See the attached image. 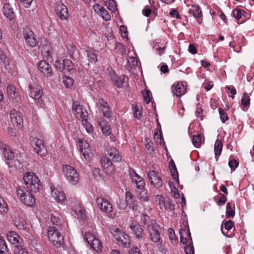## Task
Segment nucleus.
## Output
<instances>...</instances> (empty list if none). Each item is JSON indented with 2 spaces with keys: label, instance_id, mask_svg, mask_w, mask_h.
Segmentation results:
<instances>
[{
  "label": "nucleus",
  "instance_id": "nucleus-34",
  "mask_svg": "<svg viewBox=\"0 0 254 254\" xmlns=\"http://www.w3.org/2000/svg\"><path fill=\"white\" fill-rule=\"evenodd\" d=\"M0 254H11L6 242L1 237H0Z\"/></svg>",
  "mask_w": 254,
  "mask_h": 254
},
{
  "label": "nucleus",
  "instance_id": "nucleus-8",
  "mask_svg": "<svg viewBox=\"0 0 254 254\" xmlns=\"http://www.w3.org/2000/svg\"><path fill=\"white\" fill-rule=\"evenodd\" d=\"M85 238L88 244L97 252L101 251L102 246L101 242L98 238L90 232L85 233Z\"/></svg>",
  "mask_w": 254,
  "mask_h": 254
},
{
  "label": "nucleus",
  "instance_id": "nucleus-18",
  "mask_svg": "<svg viewBox=\"0 0 254 254\" xmlns=\"http://www.w3.org/2000/svg\"><path fill=\"white\" fill-rule=\"evenodd\" d=\"M23 36L28 46L31 47H34L37 45L38 42L32 31L29 29L25 30Z\"/></svg>",
  "mask_w": 254,
  "mask_h": 254
},
{
  "label": "nucleus",
  "instance_id": "nucleus-9",
  "mask_svg": "<svg viewBox=\"0 0 254 254\" xmlns=\"http://www.w3.org/2000/svg\"><path fill=\"white\" fill-rule=\"evenodd\" d=\"M72 112L79 120L84 121L87 117L88 113L86 110L80 105L78 101L74 102L72 105Z\"/></svg>",
  "mask_w": 254,
  "mask_h": 254
},
{
  "label": "nucleus",
  "instance_id": "nucleus-12",
  "mask_svg": "<svg viewBox=\"0 0 254 254\" xmlns=\"http://www.w3.org/2000/svg\"><path fill=\"white\" fill-rule=\"evenodd\" d=\"M96 202L101 210L106 213H110L113 211V205L106 198L97 197Z\"/></svg>",
  "mask_w": 254,
  "mask_h": 254
},
{
  "label": "nucleus",
  "instance_id": "nucleus-5",
  "mask_svg": "<svg viewBox=\"0 0 254 254\" xmlns=\"http://www.w3.org/2000/svg\"><path fill=\"white\" fill-rule=\"evenodd\" d=\"M30 93L29 95L30 97L34 99L35 102L40 106L43 104V100L42 96L43 95L42 87L36 83L30 84L29 85Z\"/></svg>",
  "mask_w": 254,
  "mask_h": 254
},
{
  "label": "nucleus",
  "instance_id": "nucleus-17",
  "mask_svg": "<svg viewBox=\"0 0 254 254\" xmlns=\"http://www.w3.org/2000/svg\"><path fill=\"white\" fill-rule=\"evenodd\" d=\"M10 118L11 123L16 127H21L23 124V116L22 114L15 109L10 113Z\"/></svg>",
  "mask_w": 254,
  "mask_h": 254
},
{
  "label": "nucleus",
  "instance_id": "nucleus-10",
  "mask_svg": "<svg viewBox=\"0 0 254 254\" xmlns=\"http://www.w3.org/2000/svg\"><path fill=\"white\" fill-rule=\"evenodd\" d=\"M113 235L115 239L120 243V245L124 247H129L130 245L129 237L125 232L120 231L118 228H116Z\"/></svg>",
  "mask_w": 254,
  "mask_h": 254
},
{
  "label": "nucleus",
  "instance_id": "nucleus-21",
  "mask_svg": "<svg viewBox=\"0 0 254 254\" xmlns=\"http://www.w3.org/2000/svg\"><path fill=\"white\" fill-rule=\"evenodd\" d=\"M110 76L114 84L119 88L123 87L126 80H128V77L125 75L119 76L114 71L111 73Z\"/></svg>",
  "mask_w": 254,
  "mask_h": 254
},
{
  "label": "nucleus",
  "instance_id": "nucleus-7",
  "mask_svg": "<svg viewBox=\"0 0 254 254\" xmlns=\"http://www.w3.org/2000/svg\"><path fill=\"white\" fill-rule=\"evenodd\" d=\"M159 229V226L156 223V221L152 219L150 224L147 226V231L148 232L150 240L154 243L160 242L161 240Z\"/></svg>",
  "mask_w": 254,
  "mask_h": 254
},
{
  "label": "nucleus",
  "instance_id": "nucleus-44",
  "mask_svg": "<svg viewBox=\"0 0 254 254\" xmlns=\"http://www.w3.org/2000/svg\"><path fill=\"white\" fill-rule=\"evenodd\" d=\"M99 125L101 127L102 132L105 135L108 136L110 135L111 131H110V127L108 125H104L102 123L100 122Z\"/></svg>",
  "mask_w": 254,
  "mask_h": 254
},
{
  "label": "nucleus",
  "instance_id": "nucleus-59",
  "mask_svg": "<svg viewBox=\"0 0 254 254\" xmlns=\"http://www.w3.org/2000/svg\"><path fill=\"white\" fill-rule=\"evenodd\" d=\"M228 164L232 170H234L238 166L239 162L235 159H234L230 161Z\"/></svg>",
  "mask_w": 254,
  "mask_h": 254
},
{
  "label": "nucleus",
  "instance_id": "nucleus-45",
  "mask_svg": "<svg viewBox=\"0 0 254 254\" xmlns=\"http://www.w3.org/2000/svg\"><path fill=\"white\" fill-rule=\"evenodd\" d=\"M55 67L59 71H62L64 69V60H57L55 64Z\"/></svg>",
  "mask_w": 254,
  "mask_h": 254
},
{
  "label": "nucleus",
  "instance_id": "nucleus-23",
  "mask_svg": "<svg viewBox=\"0 0 254 254\" xmlns=\"http://www.w3.org/2000/svg\"><path fill=\"white\" fill-rule=\"evenodd\" d=\"M52 196L58 202L63 203L66 199L65 195L61 188H51Z\"/></svg>",
  "mask_w": 254,
  "mask_h": 254
},
{
  "label": "nucleus",
  "instance_id": "nucleus-15",
  "mask_svg": "<svg viewBox=\"0 0 254 254\" xmlns=\"http://www.w3.org/2000/svg\"><path fill=\"white\" fill-rule=\"evenodd\" d=\"M35 151L41 156L44 155L46 153V149L42 140L37 138H33L31 141Z\"/></svg>",
  "mask_w": 254,
  "mask_h": 254
},
{
  "label": "nucleus",
  "instance_id": "nucleus-42",
  "mask_svg": "<svg viewBox=\"0 0 254 254\" xmlns=\"http://www.w3.org/2000/svg\"><path fill=\"white\" fill-rule=\"evenodd\" d=\"M245 14H246V12L240 9H235L233 11V15L237 20H239Z\"/></svg>",
  "mask_w": 254,
  "mask_h": 254
},
{
  "label": "nucleus",
  "instance_id": "nucleus-54",
  "mask_svg": "<svg viewBox=\"0 0 254 254\" xmlns=\"http://www.w3.org/2000/svg\"><path fill=\"white\" fill-rule=\"evenodd\" d=\"M84 121H82V125L85 127L88 133H91L93 131V127L87 121V118Z\"/></svg>",
  "mask_w": 254,
  "mask_h": 254
},
{
  "label": "nucleus",
  "instance_id": "nucleus-36",
  "mask_svg": "<svg viewBox=\"0 0 254 254\" xmlns=\"http://www.w3.org/2000/svg\"><path fill=\"white\" fill-rule=\"evenodd\" d=\"M14 224L19 229H24L26 228V223L22 217H18L14 219Z\"/></svg>",
  "mask_w": 254,
  "mask_h": 254
},
{
  "label": "nucleus",
  "instance_id": "nucleus-33",
  "mask_svg": "<svg viewBox=\"0 0 254 254\" xmlns=\"http://www.w3.org/2000/svg\"><path fill=\"white\" fill-rule=\"evenodd\" d=\"M160 208L162 209H164L166 210L172 211L175 209V205L171 203L169 198H165Z\"/></svg>",
  "mask_w": 254,
  "mask_h": 254
},
{
  "label": "nucleus",
  "instance_id": "nucleus-20",
  "mask_svg": "<svg viewBox=\"0 0 254 254\" xmlns=\"http://www.w3.org/2000/svg\"><path fill=\"white\" fill-rule=\"evenodd\" d=\"M181 242L186 246L192 244V241L189 227L180 230Z\"/></svg>",
  "mask_w": 254,
  "mask_h": 254
},
{
  "label": "nucleus",
  "instance_id": "nucleus-13",
  "mask_svg": "<svg viewBox=\"0 0 254 254\" xmlns=\"http://www.w3.org/2000/svg\"><path fill=\"white\" fill-rule=\"evenodd\" d=\"M148 178L150 183L156 188L158 189L162 186V181L158 173L154 171H149L147 173Z\"/></svg>",
  "mask_w": 254,
  "mask_h": 254
},
{
  "label": "nucleus",
  "instance_id": "nucleus-62",
  "mask_svg": "<svg viewBox=\"0 0 254 254\" xmlns=\"http://www.w3.org/2000/svg\"><path fill=\"white\" fill-rule=\"evenodd\" d=\"M93 8L95 12L97 14H100L101 11L104 8V7L102 6H101L98 3H95V4H94V5L93 6Z\"/></svg>",
  "mask_w": 254,
  "mask_h": 254
},
{
  "label": "nucleus",
  "instance_id": "nucleus-38",
  "mask_svg": "<svg viewBox=\"0 0 254 254\" xmlns=\"http://www.w3.org/2000/svg\"><path fill=\"white\" fill-rule=\"evenodd\" d=\"M13 252L14 254H28V251L25 248L18 245L14 246Z\"/></svg>",
  "mask_w": 254,
  "mask_h": 254
},
{
  "label": "nucleus",
  "instance_id": "nucleus-46",
  "mask_svg": "<svg viewBox=\"0 0 254 254\" xmlns=\"http://www.w3.org/2000/svg\"><path fill=\"white\" fill-rule=\"evenodd\" d=\"M63 83L67 88H70L73 85V80L69 77L64 76L63 78Z\"/></svg>",
  "mask_w": 254,
  "mask_h": 254
},
{
  "label": "nucleus",
  "instance_id": "nucleus-47",
  "mask_svg": "<svg viewBox=\"0 0 254 254\" xmlns=\"http://www.w3.org/2000/svg\"><path fill=\"white\" fill-rule=\"evenodd\" d=\"M88 61L91 63H95L97 61V55L92 51H87Z\"/></svg>",
  "mask_w": 254,
  "mask_h": 254
},
{
  "label": "nucleus",
  "instance_id": "nucleus-6",
  "mask_svg": "<svg viewBox=\"0 0 254 254\" xmlns=\"http://www.w3.org/2000/svg\"><path fill=\"white\" fill-rule=\"evenodd\" d=\"M0 149L2 151L6 163L9 167H16V165L15 164L14 155L10 147L2 141H1L0 142Z\"/></svg>",
  "mask_w": 254,
  "mask_h": 254
},
{
  "label": "nucleus",
  "instance_id": "nucleus-26",
  "mask_svg": "<svg viewBox=\"0 0 254 254\" xmlns=\"http://www.w3.org/2000/svg\"><path fill=\"white\" fill-rule=\"evenodd\" d=\"M129 228L131 229L132 233L135 237L140 239L143 237V230L141 226L136 222H132L129 225Z\"/></svg>",
  "mask_w": 254,
  "mask_h": 254
},
{
  "label": "nucleus",
  "instance_id": "nucleus-39",
  "mask_svg": "<svg viewBox=\"0 0 254 254\" xmlns=\"http://www.w3.org/2000/svg\"><path fill=\"white\" fill-rule=\"evenodd\" d=\"M51 222L52 223V226L50 227H54L55 228L60 229L61 228V222L60 218L52 214L51 215Z\"/></svg>",
  "mask_w": 254,
  "mask_h": 254
},
{
  "label": "nucleus",
  "instance_id": "nucleus-19",
  "mask_svg": "<svg viewBox=\"0 0 254 254\" xmlns=\"http://www.w3.org/2000/svg\"><path fill=\"white\" fill-rule=\"evenodd\" d=\"M23 180L27 187L30 190L35 189V186L33 185V182L35 183L36 181L39 182V179L36 175L33 173L27 172L23 177Z\"/></svg>",
  "mask_w": 254,
  "mask_h": 254
},
{
  "label": "nucleus",
  "instance_id": "nucleus-28",
  "mask_svg": "<svg viewBox=\"0 0 254 254\" xmlns=\"http://www.w3.org/2000/svg\"><path fill=\"white\" fill-rule=\"evenodd\" d=\"M72 209L75 214H76L78 217L82 219H84L85 217V210L79 203H77V205L73 204L72 205Z\"/></svg>",
  "mask_w": 254,
  "mask_h": 254
},
{
  "label": "nucleus",
  "instance_id": "nucleus-57",
  "mask_svg": "<svg viewBox=\"0 0 254 254\" xmlns=\"http://www.w3.org/2000/svg\"><path fill=\"white\" fill-rule=\"evenodd\" d=\"M146 144H145V148L149 151V153H151L152 152L154 151L153 147L152 146V142L149 139L146 138Z\"/></svg>",
  "mask_w": 254,
  "mask_h": 254
},
{
  "label": "nucleus",
  "instance_id": "nucleus-24",
  "mask_svg": "<svg viewBox=\"0 0 254 254\" xmlns=\"http://www.w3.org/2000/svg\"><path fill=\"white\" fill-rule=\"evenodd\" d=\"M3 4V12L5 16L10 20H13L15 17L14 12L7 2V0H1Z\"/></svg>",
  "mask_w": 254,
  "mask_h": 254
},
{
  "label": "nucleus",
  "instance_id": "nucleus-56",
  "mask_svg": "<svg viewBox=\"0 0 254 254\" xmlns=\"http://www.w3.org/2000/svg\"><path fill=\"white\" fill-rule=\"evenodd\" d=\"M7 208L4 201L0 198V212L1 213H5L7 211Z\"/></svg>",
  "mask_w": 254,
  "mask_h": 254
},
{
  "label": "nucleus",
  "instance_id": "nucleus-32",
  "mask_svg": "<svg viewBox=\"0 0 254 254\" xmlns=\"http://www.w3.org/2000/svg\"><path fill=\"white\" fill-rule=\"evenodd\" d=\"M131 182L135 185L136 188L138 189H143L145 187V181L139 176H137V177H133Z\"/></svg>",
  "mask_w": 254,
  "mask_h": 254
},
{
  "label": "nucleus",
  "instance_id": "nucleus-1",
  "mask_svg": "<svg viewBox=\"0 0 254 254\" xmlns=\"http://www.w3.org/2000/svg\"><path fill=\"white\" fill-rule=\"evenodd\" d=\"M122 159V156L118 150L114 147H109L107 149L106 155L101 159L102 167L107 175H114L115 173V169L113 162H120Z\"/></svg>",
  "mask_w": 254,
  "mask_h": 254
},
{
  "label": "nucleus",
  "instance_id": "nucleus-31",
  "mask_svg": "<svg viewBox=\"0 0 254 254\" xmlns=\"http://www.w3.org/2000/svg\"><path fill=\"white\" fill-rule=\"evenodd\" d=\"M139 190L137 191V197L141 201L146 202L149 200V195L148 190L145 189H139Z\"/></svg>",
  "mask_w": 254,
  "mask_h": 254
},
{
  "label": "nucleus",
  "instance_id": "nucleus-60",
  "mask_svg": "<svg viewBox=\"0 0 254 254\" xmlns=\"http://www.w3.org/2000/svg\"><path fill=\"white\" fill-rule=\"evenodd\" d=\"M234 222L231 220H228L224 223V227L227 231L230 230L234 226Z\"/></svg>",
  "mask_w": 254,
  "mask_h": 254
},
{
  "label": "nucleus",
  "instance_id": "nucleus-58",
  "mask_svg": "<svg viewBox=\"0 0 254 254\" xmlns=\"http://www.w3.org/2000/svg\"><path fill=\"white\" fill-rule=\"evenodd\" d=\"M117 204L118 207L120 209H124L126 207L127 204L123 199H119L117 202Z\"/></svg>",
  "mask_w": 254,
  "mask_h": 254
},
{
  "label": "nucleus",
  "instance_id": "nucleus-14",
  "mask_svg": "<svg viewBox=\"0 0 254 254\" xmlns=\"http://www.w3.org/2000/svg\"><path fill=\"white\" fill-rule=\"evenodd\" d=\"M55 11L57 15L61 20L67 19L69 16L67 8L62 2L58 1L56 3Z\"/></svg>",
  "mask_w": 254,
  "mask_h": 254
},
{
  "label": "nucleus",
  "instance_id": "nucleus-35",
  "mask_svg": "<svg viewBox=\"0 0 254 254\" xmlns=\"http://www.w3.org/2000/svg\"><path fill=\"white\" fill-rule=\"evenodd\" d=\"M7 239L12 244L18 243L20 239L19 235L15 232H9L7 235Z\"/></svg>",
  "mask_w": 254,
  "mask_h": 254
},
{
  "label": "nucleus",
  "instance_id": "nucleus-48",
  "mask_svg": "<svg viewBox=\"0 0 254 254\" xmlns=\"http://www.w3.org/2000/svg\"><path fill=\"white\" fill-rule=\"evenodd\" d=\"M151 220H150L149 217L146 214H141L140 223L144 225H146L147 227L150 224Z\"/></svg>",
  "mask_w": 254,
  "mask_h": 254
},
{
  "label": "nucleus",
  "instance_id": "nucleus-30",
  "mask_svg": "<svg viewBox=\"0 0 254 254\" xmlns=\"http://www.w3.org/2000/svg\"><path fill=\"white\" fill-rule=\"evenodd\" d=\"M188 15L186 16H193L195 18H199L202 16L201 10L198 5H192L188 12Z\"/></svg>",
  "mask_w": 254,
  "mask_h": 254
},
{
  "label": "nucleus",
  "instance_id": "nucleus-55",
  "mask_svg": "<svg viewBox=\"0 0 254 254\" xmlns=\"http://www.w3.org/2000/svg\"><path fill=\"white\" fill-rule=\"evenodd\" d=\"M185 251L186 254H194V250L192 244L186 246Z\"/></svg>",
  "mask_w": 254,
  "mask_h": 254
},
{
  "label": "nucleus",
  "instance_id": "nucleus-43",
  "mask_svg": "<svg viewBox=\"0 0 254 254\" xmlns=\"http://www.w3.org/2000/svg\"><path fill=\"white\" fill-rule=\"evenodd\" d=\"M242 105L244 107H247L250 103V98L248 94L245 92L243 93V96L241 100Z\"/></svg>",
  "mask_w": 254,
  "mask_h": 254
},
{
  "label": "nucleus",
  "instance_id": "nucleus-40",
  "mask_svg": "<svg viewBox=\"0 0 254 254\" xmlns=\"http://www.w3.org/2000/svg\"><path fill=\"white\" fill-rule=\"evenodd\" d=\"M202 139H204L200 134L194 135L192 138V142L194 146L199 147L200 146Z\"/></svg>",
  "mask_w": 254,
  "mask_h": 254
},
{
  "label": "nucleus",
  "instance_id": "nucleus-49",
  "mask_svg": "<svg viewBox=\"0 0 254 254\" xmlns=\"http://www.w3.org/2000/svg\"><path fill=\"white\" fill-rule=\"evenodd\" d=\"M144 100L148 103L151 99V94L149 90H145L142 92Z\"/></svg>",
  "mask_w": 254,
  "mask_h": 254
},
{
  "label": "nucleus",
  "instance_id": "nucleus-29",
  "mask_svg": "<svg viewBox=\"0 0 254 254\" xmlns=\"http://www.w3.org/2000/svg\"><path fill=\"white\" fill-rule=\"evenodd\" d=\"M6 93L9 100L14 101L18 96V93L16 91V88L12 85H8L6 88Z\"/></svg>",
  "mask_w": 254,
  "mask_h": 254
},
{
  "label": "nucleus",
  "instance_id": "nucleus-51",
  "mask_svg": "<svg viewBox=\"0 0 254 254\" xmlns=\"http://www.w3.org/2000/svg\"><path fill=\"white\" fill-rule=\"evenodd\" d=\"M109 9L112 11H115L117 10V5L116 2L113 0H110L107 4H106Z\"/></svg>",
  "mask_w": 254,
  "mask_h": 254
},
{
  "label": "nucleus",
  "instance_id": "nucleus-25",
  "mask_svg": "<svg viewBox=\"0 0 254 254\" xmlns=\"http://www.w3.org/2000/svg\"><path fill=\"white\" fill-rule=\"evenodd\" d=\"M173 92L177 97H181L186 92V86L182 83H175L172 87Z\"/></svg>",
  "mask_w": 254,
  "mask_h": 254
},
{
  "label": "nucleus",
  "instance_id": "nucleus-2",
  "mask_svg": "<svg viewBox=\"0 0 254 254\" xmlns=\"http://www.w3.org/2000/svg\"><path fill=\"white\" fill-rule=\"evenodd\" d=\"M16 191L18 197L25 205L32 207L35 204L36 199L27 188L20 186L17 188Z\"/></svg>",
  "mask_w": 254,
  "mask_h": 254
},
{
  "label": "nucleus",
  "instance_id": "nucleus-11",
  "mask_svg": "<svg viewBox=\"0 0 254 254\" xmlns=\"http://www.w3.org/2000/svg\"><path fill=\"white\" fill-rule=\"evenodd\" d=\"M79 145L84 158L88 161H90L93 156V153L88 143L85 140H80Z\"/></svg>",
  "mask_w": 254,
  "mask_h": 254
},
{
  "label": "nucleus",
  "instance_id": "nucleus-64",
  "mask_svg": "<svg viewBox=\"0 0 254 254\" xmlns=\"http://www.w3.org/2000/svg\"><path fill=\"white\" fill-rule=\"evenodd\" d=\"M220 197L217 202V204L219 205H221V204H224V203H225V202L227 201V197L226 195L222 193H220Z\"/></svg>",
  "mask_w": 254,
  "mask_h": 254
},
{
  "label": "nucleus",
  "instance_id": "nucleus-41",
  "mask_svg": "<svg viewBox=\"0 0 254 254\" xmlns=\"http://www.w3.org/2000/svg\"><path fill=\"white\" fill-rule=\"evenodd\" d=\"M169 237V238L173 245H176L178 242V238L175 235L174 230L173 229L169 228L168 229Z\"/></svg>",
  "mask_w": 254,
  "mask_h": 254
},
{
  "label": "nucleus",
  "instance_id": "nucleus-4",
  "mask_svg": "<svg viewBox=\"0 0 254 254\" xmlns=\"http://www.w3.org/2000/svg\"><path fill=\"white\" fill-rule=\"evenodd\" d=\"M60 229L49 227L48 231V237L49 241L53 245L60 247L64 243V237L59 232Z\"/></svg>",
  "mask_w": 254,
  "mask_h": 254
},
{
  "label": "nucleus",
  "instance_id": "nucleus-16",
  "mask_svg": "<svg viewBox=\"0 0 254 254\" xmlns=\"http://www.w3.org/2000/svg\"><path fill=\"white\" fill-rule=\"evenodd\" d=\"M38 67L40 72L47 77H51L53 74L51 65L45 61H40L38 63Z\"/></svg>",
  "mask_w": 254,
  "mask_h": 254
},
{
  "label": "nucleus",
  "instance_id": "nucleus-3",
  "mask_svg": "<svg viewBox=\"0 0 254 254\" xmlns=\"http://www.w3.org/2000/svg\"><path fill=\"white\" fill-rule=\"evenodd\" d=\"M63 171L64 177L70 184L75 185L79 182V175L73 167L67 164L64 165Z\"/></svg>",
  "mask_w": 254,
  "mask_h": 254
},
{
  "label": "nucleus",
  "instance_id": "nucleus-52",
  "mask_svg": "<svg viewBox=\"0 0 254 254\" xmlns=\"http://www.w3.org/2000/svg\"><path fill=\"white\" fill-rule=\"evenodd\" d=\"M32 184L35 186V189L30 190L31 191H33L34 192H37L42 189L43 186L39 180V182H37V181H36L35 183L34 182H33Z\"/></svg>",
  "mask_w": 254,
  "mask_h": 254
},
{
  "label": "nucleus",
  "instance_id": "nucleus-63",
  "mask_svg": "<svg viewBox=\"0 0 254 254\" xmlns=\"http://www.w3.org/2000/svg\"><path fill=\"white\" fill-rule=\"evenodd\" d=\"M170 171L171 172L172 177L177 183H179L178 173L177 168L170 170Z\"/></svg>",
  "mask_w": 254,
  "mask_h": 254
},
{
  "label": "nucleus",
  "instance_id": "nucleus-22",
  "mask_svg": "<svg viewBox=\"0 0 254 254\" xmlns=\"http://www.w3.org/2000/svg\"><path fill=\"white\" fill-rule=\"evenodd\" d=\"M126 202L127 205L130 209L133 210H136L137 209V200L130 191H127L126 192Z\"/></svg>",
  "mask_w": 254,
  "mask_h": 254
},
{
  "label": "nucleus",
  "instance_id": "nucleus-61",
  "mask_svg": "<svg viewBox=\"0 0 254 254\" xmlns=\"http://www.w3.org/2000/svg\"><path fill=\"white\" fill-rule=\"evenodd\" d=\"M165 199V198L162 197L161 195H157L155 197V202L157 203L160 207Z\"/></svg>",
  "mask_w": 254,
  "mask_h": 254
},
{
  "label": "nucleus",
  "instance_id": "nucleus-37",
  "mask_svg": "<svg viewBox=\"0 0 254 254\" xmlns=\"http://www.w3.org/2000/svg\"><path fill=\"white\" fill-rule=\"evenodd\" d=\"M223 144L220 139H217L214 144V152L215 156H217L221 154Z\"/></svg>",
  "mask_w": 254,
  "mask_h": 254
},
{
  "label": "nucleus",
  "instance_id": "nucleus-27",
  "mask_svg": "<svg viewBox=\"0 0 254 254\" xmlns=\"http://www.w3.org/2000/svg\"><path fill=\"white\" fill-rule=\"evenodd\" d=\"M100 104V108L102 111L103 116L108 119L111 116V111L108 105V103L103 99L99 101Z\"/></svg>",
  "mask_w": 254,
  "mask_h": 254
},
{
  "label": "nucleus",
  "instance_id": "nucleus-50",
  "mask_svg": "<svg viewBox=\"0 0 254 254\" xmlns=\"http://www.w3.org/2000/svg\"><path fill=\"white\" fill-rule=\"evenodd\" d=\"M102 18L105 21H109L111 19V16L108 11L104 8L99 14Z\"/></svg>",
  "mask_w": 254,
  "mask_h": 254
},
{
  "label": "nucleus",
  "instance_id": "nucleus-53",
  "mask_svg": "<svg viewBox=\"0 0 254 254\" xmlns=\"http://www.w3.org/2000/svg\"><path fill=\"white\" fill-rule=\"evenodd\" d=\"M219 112L220 114V119L222 123H224L228 120V117L227 114L224 112V111L222 108L219 109Z\"/></svg>",
  "mask_w": 254,
  "mask_h": 254
}]
</instances>
